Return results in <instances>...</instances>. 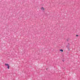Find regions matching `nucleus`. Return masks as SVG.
<instances>
[{
	"label": "nucleus",
	"instance_id": "obj_1",
	"mask_svg": "<svg viewBox=\"0 0 80 80\" xmlns=\"http://www.w3.org/2000/svg\"><path fill=\"white\" fill-rule=\"evenodd\" d=\"M5 66H7L8 69H9L10 66H9V65L8 64L5 63Z\"/></svg>",
	"mask_w": 80,
	"mask_h": 80
},
{
	"label": "nucleus",
	"instance_id": "obj_2",
	"mask_svg": "<svg viewBox=\"0 0 80 80\" xmlns=\"http://www.w3.org/2000/svg\"><path fill=\"white\" fill-rule=\"evenodd\" d=\"M41 10H42V11H45V8H44L43 7H42L41 8Z\"/></svg>",
	"mask_w": 80,
	"mask_h": 80
},
{
	"label": "nucleus",
	"instance_id": "obj_3",
	"mask_svg": "<svg viewBox=\"0 0 80 80\" xmlns=\"http://www.w3.org/2000/svg\"><path fill=\"white\" fill-rule=\"evenodd\" d=\"M60 51H61V52H63V50L62 49H60L59 50Z\"/></svg>",
	"mask_w": 80,
	"mask_h": 80
},
{
	"label": "nucleus",
	"instance_id": "obj_4",
	"mask_svg": "<svg viewBox=\"0 0 80 80\" xmlns=\"http://www.w3.org/2000/svg\"><path fill=\"white\" fill-rule=\"evenodd\" d=\"M78 35H76V37H78Z\"/></svg>",
	"mask_w": 80,
	"mask_h": 80
}]
</instances>
